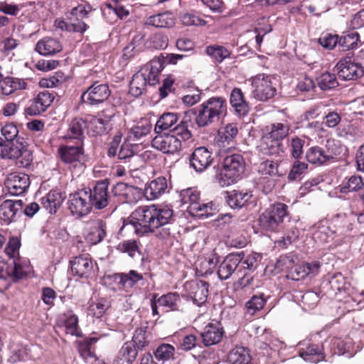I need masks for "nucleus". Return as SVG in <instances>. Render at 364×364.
Returning a JSON list of instances; mask_svg holds the SVG:
<instances>
[{"label": "nucleus", "instance_id": "nucleus-53", "mask_svg": "<svg viewBox=\"0 0 364 364\" xmlns=\"http://www.w3.org/2000/svg\"><path fill=\"white\" fill-rule=\"evenodd\" d=\"M330 348L332 355H343L346 352L348 351L349 346L347 341H345L341 338L333 337L325 341Z\"/></svg>", "mask_w": 364, "mask_h": 364}, {"label": "nucleus", "instance_id": "nucleus-15", "mask_svg": "<svg viewBox=\"0 0 364 364\" xmlns=\"http://www.w3.org/2000/svg\"><path fill=\"white\" fill-rule=\"evenodd\" d=\"M109 181L107 179L99 181L94 188L87 191L90 197L91 207L101 210L109 204V196L108 194Z\"/></svg>", "mask_w": 364, "mask_h": 364}, {"label": "nucleus", "instance_id": "nucleus-27", "mask_svg": "<svg viewBox=\"0 0 364 364\" xmlns=\"http://www.w3.org/2000/svg\"><path fill=\"white\" fill-rule=\"evenodd\" d=\"M339 190L342 193L356 192L359 198L364 203V182L360 176L353 175L346 177L339 186Z\"/></svg>", "mask_w": 364, "mask_h": 364}, {"label": "nucleus", "instance_id": "nucleus-30", "mask_svg": "<svg viewBox=\"0 0 364 364\" xmlns=\"http://www.w3.org/2000/svg\"><path fill=\"white\" fill-rule=\"evenodd\" d=\"M65 198L60 191L51 190L41 198V204L49 213L55 214L62 205Z\"/></svg>", "mask_w": 364, "mask_h": 364}, {"label": "nucleus", "instance_id": "nucleus-51", "mask_svg": "<svg viewBox=\"0 0 364 364\" xmlns=\"http://www.w3.org/2000/svg\"><path fill=\"white\" fill-rule=\"evenodd\" d=\"M178 115L175 113H164L158 119L155 125V132L159 133L162 131L171 129V127L177 122Z\"/></svg>", "mask_w": 364, "mask_h": 364}, {"label": "nucleus", "instance_id": "nucleus-56", "mask_svg": "<svg viewBox=\"0 0 364 364\" xmlns=\"http://www.w3.org/2000/svg\"><path fill=\"white\" fill-rule=\"evenodd\" d=\"M267 299L264 298V294L254 295L245 304L247 312L250 315L255 314L257 311L262 310L264 308Z\"/></svg>", "mask_w": 364, "mask_h": 364}, {"label": "nucleus", "instance_id": "nucleus-61", "mask_svg": "<svg viewBox=\"0 0 364 364\" xmlns=\"http://www.w3.org/2000/svg\"><path fill=\"white\" fill-rule=\"evenodd\" d=\"M175 354V348L171 344L163 343L157 347L154 351V355L159 360L163 362L173 358Z\"/></svg>", "mask_w": 364, "mask_h": 364}, {"label": "nucleus", "instance_id": "nucleus-54", "mask_svg": "<svg viewBox=\"0 0 364 364\" xmlns=\"http://www.w3.org/2000/svg\"><path fill=\"white\" fill-rule=\"evenodd\" d=\"M316 80L318 87L322 90L334 89L338 86L336 75L329 72L322 73L316 78Z\"/></svg>", "mask_w": 364, "mask_h": 364}, {"label": "nucleus", "instance_id": "nucleus-45", "mask_svg": "<svg viewBox=\"0 0 364 364\" xmlns=\"http://www.w3.org/2000/svg\"><path fill=\"white\" fill-rule=\"evenodd\" d=\"M279 168V161L267 159L260 163L258 171L262 176H282L284 173Z\"/></svg>", "mask_w": 364, "mask_h": 364}, {"label": "nucleus", "instance_id": "nucleus-21", "mask_svg": "<svg viewBox=\"0 0 364 364\" xmlns=\"http://www.w3.org/2000/svg\"><path fill=\"white\" fill-rule=\"evenodd\" d=\"M21 200H6L0 205V219L5 224L15 222L22 213Z\"/></svg>", "mask_w": 364, "mask_h": 364}, {"label": "nucleus", "instance_id": "nucleus-42", "mask_svg": "<svg viewBox=\"0 0 364 364\" xmlns=\"http://www.w3.org/2000/svg\"><path fill=\"white\" fill-rule=\"evenodd\" d=\"M325 148L329 162L337 157H341L347 151L346 146L342 144L340 141L333 138H329L326 140Z\"/></svg>", "mask_w": 364, "mask_h": 364}, {"label": "nucleus", "instance_id": "nucleus-46", "mask_svg": "<svg viewBox=\"0 0 364 364\" xmlns=\"http://www.w3.org/2000/svg\"><path fill=\"white\" fill-rule=\"evenodd\" d=\"M181 297L176 292H169L158 297L159 306H164L170 311H178Z\"/></svg>", "mask_w": 364, "mask_h": 364}, {"label": "nucleus", "instance_id": "nucleus-47", "mask_svg": "<svg viewBox=\"0 0 364 364\" xmlns=\"http://www.w3.org/2000/svg\"><path fill=\"white\" fill-rule=\"evenodd\" d=\"M342 122V114L337 109H328L322 117V124L330 129H337Z\"/></svg>", "mask_w": 364, "mask_h": 364}, {"label": "nucleus", "instance_id": "nucleus-23", "mask_svg": "<svg viewBox=\"0 0 364 364\" xmlns=\"http://www.w3.org/2000/svg\"><path fill=\"white\" fill-rule=\"evenodd\" d=\"M54 99V95L48 91L40 92L25 108V114L30 116L41 114L48 109Z\"/></svg>", "mask_w": 364, "mask_h": 364}, {"label": "nucleus", "instance_id": "nucleus-19", "mask_svg": "<svg viewBox=\"0 0 364 364\" xmlns=\"http://www.w3.org/2000/svg\"><path fill=\"white\" fill-rule=\"evenodd\" d=\"M298 353L304 360L317 363L325 358L324 347L323 345L303 341L299 343Z\"/></svg>", "mask_w": 364, "mask_h": 364}, {"label": "nucleus", "instance_id": "nucleus-17", "mask_svg": "<svg viewBox=\"0 0 364 364\" xmlns=\"http://www.w3.org/2000/svg\"><path fill=\"white\" fill-rule=\"evenodd\" d=\"M213 153L205 146L196 148L189 156L190 166L196 172L207 170L213 163Z\"/></svg>", "mask_w": 364, "mask_h": 364}, {"label": "nucleus", "instance_id": "nucleus-40", "mask_svg": "<svg viewBox=\"0 0 364 364\" xmlns=\"http://www.w3.org/2000/svg\"><path fill=\"white\" fill-rule=\"evenodd\" d=\"M110 307V302L107 299L100 298L89 304L87 314L93 318H101Z\"/></svg>", "mask_w": 364, "mask_h": 364}, {"label": "nucleus", "instance_id": "nucleus-2", "mask_svg": "<svg viewBox=\"0 0 364 364\" xmlns=\"http://www.w3.org/2000/svg\"><path fill=\"white\" fill-rule=\"evenodd\" d=\"M246 162L242 154L229 152L223 159L215 176L218 184L226 187L237 183L242 178Z\"/></svg>", "mask_w": 364, "mask_h": 364}, {"label": "nucleus", "instance_id": "nucleus-28", "mask_svg": "<svg viewBox=\"0 0 364 364\" xmlns=\"http://www.w3.org/2000/svg\"><path fill=\"white\" fill-rule=\"evenodd\" d=\"M321 263L318 261L306 262L301 264H295L292 270H290L289 276L293 280H300L309 275H316L320 269Z\"/></svg>", "mask_w": 364, "mask_h": 364}, {"label": "nucleus", "instance_id": "nucleus-41", "mask_svg": "<svg viewBox=\"0 0 364 364\" xmlns=\"http://www.w3.org/2000/svg\"><path fill=\"white\" fill-rule=\"evenodd\" d=\"M115 280L119 279L118 284L123 289L132 288L144 279L143 275L135 270L128 273H117L114 274Z\"/></svg>", "mask_w": 364, "mask_h": 364}, {"label": "nucleus", "instance_id": "nucleus-13", "mask_svg": "<svg viewBox=\"0 0 364 364\" xmlns=\"http://www.w3.org/2000/svg\"><path fill=\"white\" fill-rule=\"evenodd\" d=\"M346 217L341 218V222H347ZM340 218H334L331 223L325 221L319 224L313 234V238L315 241L320 243H327L333 239L334 235L343 228V226L339 225Z\"/></svg>", "mask_w": 364, "mask_h": 364}, {"label": "nucleus", "instance_id": "nucleus-64", "mask_svg": "<svg viewBox=\"0 0 364 364\" xmlns=\"http://www.w3.org/2000/svg\"><path fill=\"white\" fill-rule=\"evenodd\" d=\"M180 19L182 24L186 26H205L206 24V21L193 11L181 14Z\"/></svg>", "mask_w": 364, "mask_h": 364}, {"label": "nucleus", "instance_id": "nucleus-22", "mask_svg": "<svg viewBox=\"0 0 364 364\" xmlns=\"http://www.w3.org/2000/svg\"><path fill=\"white\" fill-rule=\"evenodd\" d=\"M86 240L92 245L100 242L107 235V223L101 218H91L87 222Z\"/></svg>", "mask_w": 364, "mask_h": 364}, {"label": "nucleus", "instance_id": "nucleus-55", "mask_svg": "<svg viewBox=\"0 0 364 364\" xmlns=\"http://www.w3.org/2000/svg\"><path fill=\"white\" fill-rule=\"evenodd\" d=\"M92 11L93 9L90 4L87 1H81L80 3H78L77 5L72 8L67 16L87 19Z\"/></svg>", "mask_w": 364, "mask_h": 364}, {"label": "nucleus", "instance_id": "nucleus-14", "mask_svg": "<svg viewBox=\"0 0 364 364\" xmlns=\"http://www.w3.org/2000/svg\"><path fill=\"white\" fill-rule=\"evenodd\" d=\"M244 259V253L229 254L220 264L218 269V276L220 280L229 279L232 274H236L240 277L241 269H240V262Z\"/></svg>", "mask_w": 364, "mask_h": 364}, {"label": "nucleus", "instance_id": "nucleus-16", "mask_svg": "<svg viewBox=\"0 0 364 364\" xmlns=\"http://www.w3.org/2000/svg\"><path fill=\"white\" fill-rule=\"evenodd\" d=\"M71 272L80 278L87 279L94 273L93 259L89 254H82L75 257L70 261Z\"/></svg>", "mask_w": 364, "mask_h": 364}, {"label": "nucleus", "instance_id": "nucleus-6", "mask_svg": "<svg viewBox=\"0 0 364 364\" xmlns=\"http://www.w3.org/2000/svg\"><path fill=\"white\" fill-rule=\"evenodd\" d=\"M183 205H188L187 212L195 218H207L213 215V205L212 203H200V192L194 188H188L181 191L179 194Z\"/></svg>", "mask_w": 364, "mask_h": 364}, {"label": "nucleus", "instance_id": "nucleus-48", "mask_svg": "<svg viewBox=\"0 0 364 364\" xmlns=\"http://www.w3.org/2000/svg\"><path fill=\"white\" fill-rule=\"evenodd\" d=\"M359 41L360 35L356 31L349 32L341 36H338V46L343 50L356 48Z\"/></svg>", "mask_w": 364, "mask_h": 364}, {"label": "nucleus", "instance_id": "nucleus-1", "mask_svg": "<svg viewBox=\"0 0 364 364\" xmlns=\"http://www.w3.org/2000/svg\"><path fill=\"white\" fill-rule=\"evenodd\" d=\"M175 218L171 208L164 205L138 207L130 215L129 224L138 235L155 234L161 240L173 235Z\"/></svg>", "mask_w": 364, "mask_h": 364}, {"label": "nucleus", "instance_id": "nucleus-33", "mask_svg": "<svg viewBox=\"0 0 364 364\" xmlns=\"http://www.w3.org/2000/svg\"><path fill=\"white\" fill-rule=\"evenodd\" d=\"M167 180L164 176H159L151 181L145 188V195L148 199L153 200L159 198L167 190Z\"/></svg>", "mask_w": 364, "mask_h": 364}, {"label": "nucleus", "instance_id": "nucleus-26", "mask_svg": "<svg viewBox=\"0 0 364 364\" xmlns=\"http://www.w3.org/2000/svg\"><path fill=\"white\" fill-rule=\"evenodd\" d=\"M259 152L267 156H282L286 147L282 141L262 135L257 146Z\"/></svg>", "mask_w": 364, "mask_h": 364}, {"label": "nucleus", "instance_id": "nucleus-20", "mask_svg": "<svg viewBox=\"0 0 364 364\" xmlns=\"http://www.w3.org/2000/svg\"><path fill=\"white\" fill-rule=\"evenodd\" d=\"M30 185L28 175L21 172H13L8 175L5 186L9 192L14 196L23 194Z\"/></svg>", "mask_w": 364, "mask_h": 364}, {"label": "nucleus", "instance_id": "nucleus-4", "mask_svg": "<svg viewBox=\"0 0 364 364\" xmlns=\"http://www.w3.org/2000/svg\"><path fill=\"white\" fill-rule=\"evenodd\" d=\"M227 101L223 97H212L195 109L196 123L206 127L226 115Z\"/></svg>", "mask_w": 364, "mask_h": 364}, {"label": "nucleus", "instance_id": "nucleus-5", "mask_svg": "<svg viewBox=\"0 0 364 364\" xmlns=\"http://www.w3.org/2000/svg\"><path fill=\"white\" fill-rule=\"evenodd\" d=\"M286 218H290L289 206L282 202H275L259 216L258 224L262 230L277 232L284 229Z\"/></svg>", "mask_w": 364, "mask_h": 364}, {"label": "nucleus", "instance_id": "nucleus-24", "mask_svg": "<svg viewBox=\"0 0 364 364\" xmlns=\"http://www.w3.org/2000/svg\"><path fill=\"white\" fill-rule=\"evenodd\" d=\"M88 126V119L82 117H75L68 124L64 139L76 140V144H83L85 134L84 132Z\"/></svg>", "mask_w": 364, "mask_h": 364}, {"label": "nucleus", "instance_id": "nucleus-43", "mask_svg": "<svg viewBox=\"0 0 364 364\" xmlns=\"http://www.w3.org/2000/svg\"><path fill=\"white\" fill-rule=\"evenodd\" d=\"M306 159L310 164L322 166L329 162L326 151L318 146H314L307 149Z\"/></svg>", "mask_w": 364, "mask_h": 364}, {"label": "nucleus", "instance_id": "nucleus-3", "mask_svg": "<svg viewBox=\"0 0 364 364\" xmlns=\"http://www.w3.org/2000/svg\"><path fill=\"white\" fill-rule=\"evenodd\" d=\"M163 69L160 60H153L144 65L132 77L129 83V93L138 97L142 95L147 85H155L159 82V73Z\"/></svg>", "mask_w": 364, "mask_h": 364}, {"label": "nucleus", "instance_id": "nucleus-10", "mask_svg": "<svg viewBox=\"0 0 364 364\" xmlns=\"http://www.w3.org/2000/svg\"><path fill=\"white\" fill-rule=\"evenodd\" d=\"M209 283L193 279L186 282L183 285L184 295L189 298L198 306H201L207 301L209 294Z\"/></svg>", "mask_w": 364, "mask_h": 364}, {"label": "nucleus", "instance_id": "nucleus-32", "mask_svg": "<svg viewBox=\"0 0 364 364\" xmlns=\"http://www.w3.org/2000/svg\"><path fill=\"white\" fill-rule=\"evenodd\" d=\"M138 351L132 342H125L119 349L114 364H132L136 358Z\"/></svg>", "mask_w": 364, "mask_h": 364}, {"label": "nucleus", "instance_id": "nucleus-8", "mask_svg": "<svg viewBox=\"0 0 364 364\" xmlns=\"http://www.w3.org/2000/svg\"><path fill=\"white\" fill-rule=\"evenodd\" d=\"M335 69L339 78L343 80H355L364 75V68L355 61L353 55L350 53L341 58Z\"/></svg>", "mask_w": 364, "mask_h": 364}, {"label": "nucleus", "instance_id": "nucleus-7", "mask_svg": "<svg viewBox=\"0 0 364 364\" xmlns=\"http://www.w3.org/2000/svg\"><path fill=\"white\" fill-rule=\"evenodd\" d=\"M58 154L61 161L70 170L81 169L85 164V155L83 144L61 146L58 149Z\"/></svg>", "mask_w": 364, "mask_h": 364}, {"label": "nucleus", "instance_id": "nucleus-34", "mask_svg": "<svg viewBox=\"0 0 364 364\" xmlns=\"http://www.w3.org/2000/svg\"><path fill=\"white\" fill-rule=\"evenodd\" d=\"M252 360L250 350L240 345H236L228 354L227 361L230 364H249Z\"/></svg>", "mask_w": 364, "mask_h": 364}, {"label": "nucleus", "instance_id": "nucleus-39", "mask_svg": "<svg viewBox=\"0 0 364 364\" xmlns=\"http://www.w3.org/2000/svg\"><path fill=\"white\" fill-rule=\"evenodd\" d=\"M26 86L25 80L18 77H6L0 80L2 93L6 95H11L16 90H24Z\"/></svg>", "mask_w": 364, "mask_h": 364}, {"label": "nucleus", "instance_id": "nucleus-57", "mask_svg": "<svg viewBox=\"0 0 364 364\" xmlns=\"http://www.w3.org/2000/svg\"><path fill=\"white\" fill-rule=\"evenodd\" d=\"M18 150L13 143H9L0 136V159H14L18 157Z\"/></svg>", "mask_w": 364, "mask_h": 364}, {"label": "nucleus", "instance_id": "nucleus-44", "mask_svg": "<svg viewBox=\"0 0 364 364\" xmlns=\"http://www.w3.org/2000/svg\"><path fill=\"white\" fill-rule=\"evenodd\" d=\"M205 53L218 63L230 58L231 54L230 51L225 47L217 44L208 46L205 48Z\"/></svg>", "mask_w": 364, "mask_h": 364}, {"label": "nucleus", "instance_id": "nucleus-50", "mask_svg": "<svg viewBox=\"0 0 364 364\" xmlns=\"http://www.w3.org/2000/svg\"><path fill=\"white\" fill-rule=\"evenodd\" d=\"M27 272V265L22 263L19 257L16 259H13L12 263L10 264L9 280L11 279L13 281L16 282L26 276Z\"/></svg>", "mask_w": 364, "mask_h": 364}, {"label": "nucleus", "instance_id": "nucleus-18", "mask_svg": "<svg viewBox=\"0 0 364 364\" xmlns=\"http://www.w3.org/2000/svg\"><path fill=\"white\" fill-rule=\"evenodd\" d=\"M152 148L164 154H174L181 149L182 144L170 133L156 135L151 141Z\"/></svg>", "mask_w": 364, "mask_h": 364}, {"label": "nucleus", "instance_id": "nucleus-38", "mask_svg": "<svg viewBox=\"0 0 364 364\" xmlns=\"http://www.w3.org/2000/svg\"><path fill=\"white\" fill-rule=\"evenodd\" d=\"M289 124L277 122L265 127L264 135L283 142V140L289 134Z\"/></svg>", "mask_w": 364, "mask_h": 364}, {"label": "nucleus", "instance_id": "nucleus-49", "mask_svg": "<svg viewBox=\"0 0 364 364\" xmlns=\"http://www.w3.org/2000/svg\"><path fill=\"white\" fill-rule=\"evenodd\" d=\"M102 11L105 16H115L117 18L123 19L127 17L129 11L119 3H114L112 5L111 3H105L102 6Z\"/></svg>", "mask_w": 364, "mask_h": 364}, {"label": "nucleus", "instance_id": "nucleus-29", "mask_svg": "<svg viewBox=\"0 0 364 364\" xmlns=\"http://www.w3.org/2000/svg\"><path fill=\"white\" fill-rule=\"evenodd\" d=\"M224 334V330L220 323H208L203 333L201 338L205 346H210L218 343Z\"/></svg>", "mask_w": 364, "mask_h": 364}, {"label": "nucleus", "instance_id": "nucleus-25", "mask_svg": "<svg viewBox=\"0 0 364 364\" xmlns=\"http://www.w3.org/2000/svg\"><path fill=\"white\" fill-rule=\"evenodd\" d=\"M230 104L235 114L240 117L247 116L250 111V105L245 95L239 87H234L230 95Z\"/></svg>", "mask_w": 364, "mask_h": 364}, {"label": "nucleus", "instance_id": "nucleus-35", "mask_svg": "<svg viewBox=\"0 0 364 364\" xmlns=\"http://www.w3.org/2000/svg\"><path fill=\"white\" fill-rule=\"evenodd\" d=\"M145 24L156 28H171L175 24V17L171 12H163L147 17Z\"/></svg>", "mask_w": 364, "mask_h": 364}, {"label": "nucleus", "instance_id": "nucleus-60", "mask_svg": "<svg viewBox=\"0 0 364 364\" xmlns=\"http://www.w3.org/2000/svg\"><path fill=\"white\" fill-rule=\"evenodd\" d=\"M180 337L178 348L184 351L195 348L199 342L198 336L194 333L181 334Z\"/></svg>", "mask_w": 364, "mask_h": 364}, {"label": "nucleus", "instance_id": "nucleus-31", "mask_svg": "<svg viewBox=\"0 0 364 364\" xmlns=\"http://www.w3.org/2000/svg\"><path fill=\"white\" fill-rule=\"evenodd\" d=\"M62 45L55 38L46 37L36 45L35 50L42 55H53L62 50Z\"/></svg>", "mask_w": 364, "mask_h": 364}, {"label": "nucleus", "instance_id": "nucleus-11", "mask_svg": "<svg viewBox=\"0 0 364 364\" xmlns=\"http://www.w3.org/2000/svg\"><path fill=\"white\" fill-rule=\"evenodd\" d=\"M252 85L254 87L255 98L260 101H267L272 98L277 92L276 88L272 85L271 77L264 73L252 77Z\"/></svg>", "mask_w": 364, "mask_h": 364}, {"label": "nucleus", "instance_id": "nucleus-62", "mask_svg": "<svg viewBox=\"0 0 364 364\" xmlns=\"http://www.w3.org/2000/svg\"><path fill=\"white\" fill-rule=\"evenodd\" d=\"M146 326L139 327L136 328L134 333L132 336V341H131L136 348L141 350L145 346H148L149 341L148 340L146 335Z\"/></svg>", "mask_w": 364, "mask_h": 364}, {"label": "nucleus", "instance_id": "nucleus-52", "mask_svg": "<svg viewBox=\"0 0 364 364\" xmlns=\"http://www.w3.org/2000/svg\"><path fill=\"white\" fill-rule=\"evenodd\" d=\"M135 188L133 186H129L125 183H117L112 189V193L114 196L121 198V200L125 202L132 201V195L135 191Z\"/></svg>", "mask_w": 364, "mask_h": 364}, {"label": "nucleus", "instance_id": "nucleus-63", "mask_svg": "<svg viewBox=\"0 0 364 364\" xmlns=\"http://www.w3.org/2000/svg\"><path fill=\"white\" fill-rule=\"evenodd\" d=\"M117 250L127 253L129 257H134L136 252H139V242L136 240H127L119 242L117 247Z\"/></svg>", "mask_w": 364, "mask_h": 364}, {"label": "nucleus", "instance_id": "nucleus-9", "mask_svg": "<svg viewBox=\"0 0 364 364\" xmlns=\"http://www.w3.org/2000/svg\"><path fill=\"white\" fill-rule=\"evenodd\" d=\"M110 95L111 91L107 84L96 81L82 93L80 100L87 105L97 106L107 101Z\"/></svg>", "mask_w": 364, "mask_h": 364}, {"label": "nucleus", "instance_id": "nucleus-59", "mask_svg": "<svg viewBox=\"0 0 364 364\" xmlns=\"http://www.w3.org/2000/svg\"><path fill=\"white\" fill-rule=\"evenodd\" d=\"M86 129H87L88 134L92 136L101 135L104 134L106 130L105 122L101 118L92 117L90 119L88 120V126Z\"/></svg>", "mask_w": 364, "mask_h": 364}, {"label": "nucleus", "instance_id": "nucleus-37", "mask_svg": "<svg viewBox=\"0 0 364 364\" xmlns=\"http://www.w3.org/2000/svg\"><path fill=\"white\" fill-rule=\"evenodd\" d=\"M336 135L345 140L354 141L362 136V132L359 127L350 122L341 124L336 129Z\"/></svg>", "mask_w": 364, "mask_h": 364}, {"label": "nucleus", "instance_id": "nucleus-36", "mask_svg": "<svg viewBox=\"0 0 364 364\" xmlns=\"http://www.w3.org/2000/svg\"><path fill=\"white\" fill-rule=\"evenodd\" d=\"M226 201L232 208H241L246 205L252 197L251 191L234 190L227 193Z\"/></svg>", "mask_w": 364, "mask_h": 364}, {"label": "nucleus", "instance_id": "nucleus-58", "mask_svg": "<svg viewBox=\"0 0 364 364\" xmlns=\"http://www.w3.org/2000/svg\"><path fill=\"white\" fill-rule=\"evenodd\" d=\"M304 144L305 140L297 136H294L289 140V151L294 159H299L301 158L304 154Z\"/></svg>", "mask_w": 364, "mask_h": 364}, {"label": "nucleus", "instance_id": "nucleus-12", "mask_svg": "<svg viewBox=\"0 0 364 364\" xmlns=\"http://www.w3.org/2000/svg\"><path fill=\"white\" fill-rule=\"evenodd\" d=\"M68 208L71 215L76 218L87 215L92 210L87 191L82 190L70 194L68 200Z\"/></svg>", "mask_w": 364, "mask_h": 364}]
</instances>
